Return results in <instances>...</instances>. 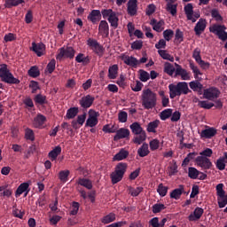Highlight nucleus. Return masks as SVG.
Returning <instances> with one entry per match:
<instances>
[{
	"mask_svg": "<svg viewBox=\"0 0 227 227\" xmlns=\"http://www.w3.org/2000/svg\"><path fill=\"white\" fill-rule=\"evenodd\" d=\"M169 97L170 98H175L176 97H180L181 95H187L191 92L189 90V85L186 82H179L177 84H169Z\"/></svg>",
	"mask_w": 227,
	"mask_h": 227,
	"instance_id": "1",
	"label": "nucleus"
},
{
	"mask_svg": "<svg viewBox=\"0 0 227 227\" xmlns=\"http://www.w3.org/2000/svg\"><path fill=\"white\" fill-rule=\"evenodd\" d=\"M190 68L192 70V73L194 74L196 81H192L189 83V86L192 91H198L200 95H201V91H203V84L200 82L201 81V78H200L199 75H202L201 71H200V68H198V66L194 65L193 61H190Z\"/></svg>",
	"mask_w": 227,
	"mask_h": 227,
	"instance_id": "2",
	"label": "nucleus"
},
{
	"mask_svg": "<svg viewBox=\"0 0 227 227\" xmlns=\"http://www.w3.org/2000/svg\"><path fill=\"white\" fill-rule=\"evenodd\" d=\"M142 106L145 109H153L157 106V94L150 89L143 90Z\"/></svg>",
	"mask_w": 227,
	"mask_h": 227,
	"instance_id": "3",
	"label": "nucleus"
},
{
	"mask_svg": "<svg viewBox=\"0 0 227 227\" xmlns=\"http://www.w3.org/2000/svg\"><path fill=\"white\" fill-rule=\"evenodd\" d=\"M129 129L135 136L133 137V143H135V145H141L144 141H146V131L143 129L139 122H133L129 125Z\"/></svg>",
	"mask_w": 227,
	"mask_h": 227,
	"instance_id": "4",
	"label": "nucleus"
},
{
	"mask_svg": "<svg viewBox=\"0 0 227 227\" xmlns=\"http://www.w3.org/2000/svg\"><path fill=\"white\" fill-rule=\"evenodd\" d=\"M103 19H107L111 27L113 29H118L120 19L118 18V13L113 9H102L101 10Z\"/></svg>",
	"mask_w": 227,
	"mask_h": 227,
	"instance_id": "5",
	"label": "nucleus"
},
{
	"mask_svg": "<svg viewBox=\"0 0 227 227\" xmlns=\"http://www.w3.org/2000/svg\"><path fill=\"white\" fill-rule=\"evenodd\" d=\"M0 78L3 82H6L7 84H20V80L13 76L10 70H8L6 64H4L0 68Z\"/></svg>",
	"mask_w": 227,
	"mask_h": 227,
	"instance_id": "6",
	"label": "nucleus"
},
{
	"mask_svg": "<svg viewBox=\"0 0 227 227\" xmlns=\"http://www.w3.org/2000/svg\"><path fill=\"white\" fill-rule=\"evenodd\" d=\"M75 57V50L72 46L61 47L58 51V54L56 56V59L61 61L63 58H67L68 59H74Z\"/></svg>",
	"mask_w": 227,
	"mask_h": 227,
	"instance_id": "7",
	"label": "nucleus"
},
{
	"mask_svg": "<svg viewBox=\"0 0 227 227\" xmlns=\"http://www.w3.org/2000/svg\"><path fill=\"white\" fill-rule=\"evenodd\" d=\"M209 31L210 33L216 35V36H218L219 40H222V42H226L227 32L224 25L214 24L209 27Z\"/></svg>",
	"mask_w": 227,
	"mask_h": 227,
	"instance_id": "8",
	"label": "nucleus"
},
{
	"mask_svg": "<svg viewBox=\"0 0 227 227\" xmlns=\"http://www.w3.org/2000/svg\"><path fill=\"white\" fill-rule=\"evenodd\" d=\"M87 45L90 47L91 51L97 54L99 58H102L104 56L105 49L104 46L98 43V41L93 39V38H89L87 40Z\"/></svg>",
	"mask_w": 227,
	"mask_h": 227,
	"instance_id": "9",
	"label": "nucleus"
},
{
	"mask_svg": "<svg viewBox=\"0 0 227 227\" xmlns=\"http://www.w3.org/2000/svg\"><path fill=\"white\" fill-rule=\"evenodd\" d=\"M98 116L100 114L93 109L89 110V118L86 121L85 127H97L98 125Z\"/></svg>",
	"mask_w": 227,
	"mask_h": 227,
	"instance_id": "10",
	"label": "nucleus"
},
{
	"mask_svg": "<svg viewBox=\"0 0 227 227\" xmlns=\"http://www.w3.org/2000/svg\"><path fill=\"white\" fill-rule=\"evenodd\" d=\"M195 164L199 168H201V169H205V170L210 169V168H212L213 166L210 159L204 156H198L195 159Z\"/></svg>",
	"mask_w": 227,
	"mask_h": 227,
	"instance_id": "11",
	"label": "nucleus"
},
{
	"mask_svg": "<svg viewBox=\"0 0 227 227\" xmlns=\"http://www.w3.org/2000/svg\"><path fill=\"white\" fill-rule=\"evenodd\" d=\"M219 95H221V91L215 87L205 89L203 92V97L204 98H207V100H215V98H219Z\"/></svg>",
	"mask_w": 227,
	"mask_h": 227,
	"instance_id": "12",
	"label": "nucleus"
},
{
	"mask_svg": "<svg viewBox=\"0 0 227 227\" xmlns=\"http://www.w3.org/2000/svg\"><path fill=\"white\" fill-rule=\"evenodd\" d=\"M94 102H95V98L88 94L87 96L82 97L79 100V105L81 106V107H82V109H90V107L93 106Z\"/></svg>",
	"mask_w": 227,
	"mask_h": 227,
	"instance_id": "13",
	"label": "nucleus"
},
{
	"mask_svg": "<svg viewBox=\"0 0 227 227\" xmlns=\"http://www.w3.org/2000/svg\"><path fill=\"white\" fill-rule=\"evenodd\" d=\"M205 214V209L203 207H197L192 213H191L188 216V220L191 223H195V221H200Z\"/></svg>",
	"mask_w": 227,
	"mask_h": 227,
	"instance_id": "14",
	"label": "nucleus"
},
{
	"mask_svg": "<svg viewBox=\"0 0 227 227\" xmlns=\"http://www.w3.org/2000/svg\"><path fill=\"white\" fill-rule=\"evenodd\" d=\"M30 50H32L33 52L36 53V56H38V58H42V56L45 54V44H43V43H36L33 42Z\"/></svg>",
	"mask_w": 227,
	"mask_h": 227,
	"instance_id": "15",
	"label": "nucleus"
},
{
	"mask_svg": "<svg viewBox=\"0 0 227 227\" xmlns=\"http://www.w3.org/2000/svg\"><path fill=\"white\" fill-rule=\"evenodd\" d=\"M87 19L90 22H92V24H97L102 20V12H100V10H92Z\"/></svg>",
	"mask_w": 227,
	"mask_h": 227,
	"instance_id": "16",
	"label": "nucleus"
},
{
	"mask_svg": "<svg viewBox=\"0 0 227 227\" xmlns=\"http://www.w3.org/2000/svg\"><path fill=\"white\" fill-rule=\"evenodd\" d=\"M115 136L114 137V141H120V139H125L130 136V130L129 129L121 128L116 129Z\"/></svg>",
	"mask_w": 227,
	"mask_h": 227,
	"instance_id": "17",
	"label": "nucleus"
},
{
	"mask_svg": "<svg viewBox=\"0 0 227 227\" xmlns=\"http://www.w3.org/2000/svg\"><path fill=\"white\" fill-rule=\"evenodd\" d=\"M164 20H160L158 21L155 19L151 20L150 25L153 27V31H156V33H162L164 31Z\"/></svg>",
	"mask_w": 227,
	"mask_h": 227,
	"instance_id": "18",
	"label": "nucleus"
},
{
	"mask_svg": "<svg viewBox=\"0 0 227 227\" xmlns=\"http://www.w3.org/2000/svg\"><path fill=\"white\" fill-rule=\"evenodd\" d=\"M207 28V20L203 19H200L194 27L195 35L200 36L203 31Z\"/></svg>",
	"mask_w": 227,
	"mask_h": 227,
	"instance_id": "19",
	"label": "nucleus"
},
{
	"mask_svg": "<svg viewBox=\"0 0 227 227\" xmlns=\"http://www.w3.org/2000/svg\"><path fill=\"white\" fill-rule=\"evenodd\" d=\"M176 75H180L181 79L183 81H190L191 76L189 75V73L187 70L182 68L180 65L176 64Z\"/></svg>",
	"mask_w": 227,
	"mask_h": 227,
	"instance_id": "20",
	"label": "nucleus"
},
{
	"mask_svg": "<svg viewBox=\"0 0 227 227\" xmlns=\"http://www.w3.org/2000/svg\"><path fill=\"white\" fill-rule=\"evenodd\" d=\"M128 13L131 17H134L137 13V0H129Z\"/></svg>",
	"mask_w": 227,
	"mask_h": 227,
	"instance_id": "21",
	"label": "nucleus"
},
{
	"mask_svg": "<svg viewBox=\"0 0 227 227\" xmlns=\"http://www.w3.org/2000/svg\"><path fill=\"white\" fill-rule=\"evenodd\" d=\"M217 134V129L215 128H207L203 129L200 133V137H205L206 139H211Z\"/></svg>",
	"mask_w": 227,
	"mask_h": 227,
	"instance_id": "22",
	"label": "nucleus"
},
{
	"mask_svg": "<svg viewBox=\"0 0 227 227\" xmlns=\"http://www.w3.org/2000/svg\"><path fill=\"white\" fill-rule=\"evenodd\" d=\"M76 184H78V185H81L82 187H85V189H88L89 191H91V189H93V183L88 178L80 177L76 181Z\"/></svg>",
	"mask_w": 227,
	"mask_h": 227,
	"instance_id": "23",
	"label": "nucleus"
},
{
	"mask_svg": "<svg viewBox=\"0 0 227 227\" xmlns=\"http://www.w3.org/2000/svg\"><path fill=\"white\" fill-rule=\"evenodd\" d=\"M23 192L25 193V196H27L29 192V183H22L20 184V186L16 190V198H19Z\"/></svg>",
	"mask_w": 227,
	"mask_h": 227,
	"instance_id": "24",
	"label": "nucleus"
},
{
	"mask_svg": "<svg viewBox=\"0 0 227 227\" xmlns=\"http://www.w3.org/2000/svg\"><path fill=\"white\" fill-rule=\"evenodd\" d=\"M45 121H47V118L39 114L35 118H34L33 125L35 129H40L43 127V123H45Z\"/></svg>",
	"mask_w": 227,
	"mask_h": 227,
	"instance_id": "25",
	"label": "nucleus"
},
{
	"mask_svg": "<svg viewBox=\"0 0 227 227\" xmlns=\"http://www.w3.org/2000/svg\"><path fill=\"white\" fill-rule=\"evenodd\" d=\"M184 12L188 20H192V22H196V19H192L194 15V7H192V4H187L184 6Z\"/></svg>",
	"mask_w": 227,
	"mask_h": 227,
	"instance_id": "26",
	"label": "nucleus"
},
{
	"mask_svg": "<svg viewBox=\"0 0 227 227\" xmlns=\"http://www.w3.org/2000/svg\"><path fill=\"white\" fill-rule=\"evenodd\" d=\"M98 31L107 38L109 36V23L101 20L98 26Z\"/></svg>",
	"mask_w": 227,
	"mask_h": 227,
	"instance_id": "27",
	"label": "nucleus"
},
{
	"mask_svg": "<svg viewBox=\"0 0 227 227\" xmlns=\"http://www.w3.org/2000/svg\"><path fill=\"white\" fill-rule=\"evenodd\" d=\"M184 185H179L178 188L173 190L171 192H170V198L172 200H180V198L182 197V194H184Z\"/></svg>",
	"mask_w": 227,
	"mask_h": 227,
	"instance_id": "28",
	"label": "nucleus"
},
{
	"mask_svg": "<svg viewBox=\"0 0 227 227\" xmlns=\"http://www.w3.org/2000/svg\"><path fill=\"white\" fill-rule=\"evenodd\" d=\"M125 65H128L129 67H132L133 68H137V66L139 65V60L132 56H127L124 59Z\"/></svg>",
	"mask_w": 227,
	"mask_h": 227,
	"instance_id": "29",
	"label": "nucleus"
},
{
	"mask_svg": "<svg viewBox=\"0 0 227 227\" xmlns=\"http://www.w3.org/2000/svg\"><path fill=\"white\" fill-rule=\"evenodd\" d=\"M159 125H160V121L155 120L148 123L147 125V132L155 134L157 132V129L159 128Z\"/></svg>",
	"mask_w": 227,
	"mask_h": 227,
	"instance_id": "30",
	"label": "nucleus"
},
{
	"mask_svg": "<svg viewBox=\"0 0 227 227\" xmlns=\"http://www.w3.org/2000/svg\"><path fill=\"white\" fill-rule=\"evenodd\" d=\"M123 176H124L123 174H120L116 170L112 172L110 175V178L112 180L113 185L118 184L119 182H121V180H123Z\"/></svg>",
	"mask_w": 227,
	"mask_h": 227,
	"instance_id": "31",
	"label": "nucleus"
},
{
	"mask_svg": "<svg viewBox=\"0 0 227 227\" xmlns=\"http://www.w3.org/2000/svg\"><path fill=\"white\" fill-rule=\"evenodd\" d=\"M75 61L76 63H82L85 67L86 65H90V59L89 56L85 57L84 53H79L75 57Z\"/></svg>",
	"mask_w": 227,
	"mask_h": 227,
	"instance_id": "32",
	"label": "nucleus"
},
{
	"mask_svg": "<svg viewBox=\"0 0 227 227\" xmlns=\"http://www.w3.org/2000/svg\"><path fill=\"white\" fill-rule=\"evenodd\" d=\"M150 154V149H148V144L144 143L137 150V155L139 157H146Z\"/></svg>",
	"mask_w": 227,
	"mask_h": 227,
	"instance_id": "33",
	"label": "nucleus"
},
{
	"mask_svg": "<svg viewBox=\"0 0 227 227\" xmlns=\"http://www.w3.org/2000/svg\"><path fill=\"white\" fill-rule=\"evenodd\" d=\"M77 114H79V107L74 106V107H71L67 111V120H74V118H75V116H77Z\"/></svg>",
	"mask_w": 227,
	"mask_h": 227,
	"instance_id": "34",
	"label": "nucleus"
},
{
	"mask_svg": "<svg viewBox=\"0 0 227 227\" xmlns=\"http://www.w3.org/2000/svg\"><path fill=\"white\" fill-rule=\"evenodd\" d=\"M129 157V151L125 149H121L119 153H117L114 156V160H123Z\"/></svg>",
	"mask_w": 227,
	"mask_h": 227,
	"instance_id": "35",
	"label": "nucleus"
},
{
	"mask_svg": "<svg viewBox=\"0 0 227 227\" xmlns=\"http://www.w3.org/2000/svg\"><path fill=\"white\" fill-rule=\"evenodd\" d=\"M24 0H5L4 8H13V6H19V4H24Z\"/></svg>",
	"mask_w": 227,
	"mask_h": 227,
	"instance_id": "36",
	"label": "nucleus"
},
{
	"mask_svg": "<svg viewBox=\"0 0 227 227\" xmlns=\"http://www.w3.org/2000/svg\"><path fill=\"white\" fill-rule=\"evenodd\" d=\"M172 114H173V109L167 108L163 110L161 113H160V118L162 121H166V120H169V118H171Z\"/></svg>",
	"mask_w": 227,
	"mask_h": 227,
	"instance_id": "37",
	"label": "nucleus"
},
{
	"mask_svg": "<svg viewBox=\"0 0 227 227\" xmlns=\"http://www.w3.org/2000/svg\"><path fill=\"white\" fill-rule=\"evenodd\" d=\"M188 176L192 180H198V176H200V170L194 167L188 168Z\"/></svg>",
	"mask_w": 227,
	"mask_h": 227,
	"instance_id": "38",
	"label": "nucleus"
},
{
	"mask_svg": "<svg viewBox=\"0 0 227 227\" xmlns=\"http://www.w3.org/2000/svg\"><path fill=\"white\" fill-rule=\"evenodd\" d=\"M114 221H116V215L114 213L105 215L101 220L103 224H109L110 223H114Z\"/></svg>",
	"mask_w": 227,
	"mask_h": 227,
	"instance_id": "39",
	"label": "nucleus"
},
{
	"mask_svg": "<svg viewBox=\"0 0 227 227\" xmlns=\"http://www.w3.org/2000/svg\"><path fill=\"white\" fill-rule=\"evenodd\" d=\"M158 54L162 58V59H167V61H171V63L175 61V58L168 53L166 50H159Z\"/></svg>",
	"mask_w": 227,
	"mask_h": 227,
	"instance_id": "40",
	"label": "nucleus"
},
{
	"mask_svg": "<svg viewBox=\"0 0 227 227\" xmlns=\"http://www.w3.org/2000/svg\"><path fill=\"white\" fill-rule=\"evenodd\" d=\"M108 77L110 79H116L118 77V65H113L109 67Z\"/></svg>",
	"mask_w": 227,
	"mask_h": 227,
	"instance_id": "41",
	"label": "nucleus"
},
{
	"mask_svg": "<svg viewBox=\"0 0 227 227\" xmlns=\"http://www.w3.org/2000/svg\"><path fill=\"white\" fill-rule=\"evenodd\" d=\"M144 188L141 186H138L137 188H134L132 186L129 187V194H130V196H133V198H136L137 196H139V194H141V192H143Z\"/></svg>",
	"mask_w": 227,
	"mask_h": 227,
	"instance_id": "42",
	"label": "nucleus"
},
{
	"mask_svg": "<svg viewBox=\"0 0 227 227\" xmlns=\"http://www.w3.org/2000/svg\"><path fill=\"white\" fill-rule=\"evenodd\" d=\"M61 153V146L57 145L52 151L49 153V157L51 160H56L58 159V155Z\"/></svg>",
	"mask_w": 227,
	"mask_h": 227,
	"instance_id": "43",
	"label": "nucleus"
},
{
	"mask_svg": "<svg viewBox=\"0 0 227 227\" xmlns=\"http://www.w3.org/2000/svg\"><path fill=\"white\" fill-rule=\"evenodd\" d=\"M34 102L39 106H43L44 104H47V97L42 94H37L34 98Z\"/></svg>",
	"mask_w": 227,
	"mask_h": 227,
	"instance_id": "44",
	"label": "nucleus"
},
{
	"mask_svg": "<svg viewBox=\"0 0 227 227\" xmlns=\"http://www.w3.org/2000/svg\"><path fill=\"white\" fill-rule=\"evenodd\" d=\"M127 168H128L127 163L120 162L116 165L115 171H117V173H120L121 175L124 176L125 173H127Z\"/></svg>",
	"mask_w": 227,
	"mask_h": 227,
	"instance_id": "45",
	"label": "nucleus"
},
{
	"mask_svg": "<svg viewBox=\"0 0 227 227\" xmlns=\"http://www.w3.org/2000/svg\"><path fill=\"white\" fill-rule=\"evenodd\" d=\"M118 129V128L114 125L111 124H106L105 126H103V132H105L106 134H114L116 133V130Z\"/></svg>",
	"mask_w": 227,
	"mask_h": 227,
	"instance_id": "46",
	"label": "nucleus"
},
{
	"mask_svg": "<svg viewBox=\"0 0 227 227\" xmlns=\"http://www.w3.org/2000/svg\"><path fill=\"white\" fill-rule=\"evenodd\" d=\"M164 72L168 74V75H173V74H175V67H173V64L169 62L165 63Z\"/></svg>",
	"mask_w": 227,
	"mask_h": 227,
	"instance_id": "47",
	"label": "nucleus"
},
{
	"mask_svg": "<svg viewBox=\"0 0 227 227\" xmlns=\"http://www.w3.org/2000/svg\"><path fill=\"white\" fill-rule=\"evenodd\" d=\"M69 176H70V170H61L59 173V178L60 182H67Z\"/></svg>",
	"mask_w": 227,
	"mask_h": 227,
	"instance_id": "48",
	"label": "nucleus"
},
{
	"mask_svg": "<svg viewBox=\"0 0 227 227\" xmlns=\"http://www.w3.org/2000/svg\"><path fill=\"white\" fill-rule=\"evenodd\" d=\"M215 166H216L217 169H219L220 171H223V169L226 168V161L224 160V158L220 157L216 160Z\"/></svg>",
	"mask_w": 227,
	"mask_h": 227,
	"instance_id": "49",
	"label": "nucleus"
},
{
	"mask_svg": "<svg viewBox=\"0 0 227 227\" xmlns=\"http://www.w3.org/2000/svg\"><path fill=\"white\" fill-rule=\"evenodd\" d=\"M162 210H166V206L164 204L156 203L153 206V214H159L162 212Z\"/></svg>",
	"mask_w": 227,
	"mask_h": 227,
	"instance_id": "50",
	"label": "nucleus"
},
{
	"mask_svg": "<svg viewBox=\"0 0 227 227\" xmlns=\"http://www.w3.org/2000/svg\"><path fill=\"white\" fill-rule=\"evenodd\" d=\"M28 75L29 77H39L40 75V69H38V67L34 66L32 67H30V69L28 70Z\"/></svg>",
	"mask_w": 227,
	"mask_h": 227,
	"instance_id": "51",
	"label": "nucleus"
},
{
	"mask_svg": "<svg viewBox=\"0 0 227 227\" xmlns=\"http://www.w3.org/2000/svg\"><path fill=\"white\" fill-rule=\"evenodd\" d=\"M25 138L27 141H35V131L29 128H27L25 130Z\"/></svg>",
	"mask_w": 227,
	"mask_h": 227,
	"instance_id": "52",
	"label": "nucleus"
},
{
	"mask_svg": "<svg viewBox=\"0 0 227 227\" xmlns=\"http://www.w3.org/2000/svg\"><path fill=\"white\" fill-rule=\"evenodd\" d=\"M216 195L218 198L223 197L224 194H226V192L224 191V184L220 183L216 185Z\"/></svg>",
	"mask_w": 227,
	"mask_h": 227,
	"instance_id": "53",
	"label": "nucleus"
},
{
	"mask_svg": "<svg viewBox=\"0 0 227 227\" xmlns=\"http://www.w3.org/2000/svg\"><path fill=\"white\" fill-rule=\"evenodd\" d=\"M167 12L175 17L176 15V4L175 3H167Z\"/></svg>",
	"mask_w": 227,
	"mask_h": 227,
	"instance_id": "54",
	"label": "nucleus"
},
{
	"mask_svg": "<svg viewBox=\"0 0 227 227\" xmlns=\"http://www.w3.org/2000/svg\"><path fill=\"white\" fill-rule=\"evenodd\" d=\"M173 36H175V32L172 29H166L163 31V38L166 42H169Z\"/></svg>",
	"mask_w": 227,
	"mask_h": 227,
	"instance_id": "55",
	"label": "nucleus"
},
{
	"mask_svg": "<svg viewBox=\"0 0 227 227\" xmlns=\"http://www.w3.org/2000/svg\"><path fill=\"white\" fill-rule=\"evenodd\" d=\"M211 17L216 20V22H223V16L219 13L217 9H213L211 11Z\"/></svg>",
	"mask_w": 227,
	"mask_h": 227,
	"instance_id": "56",
	"label": "nucleus"
},
{
	"mask_svg": "<svg viewBox=\"0 0 227 227\" xmlns=\"http://www.w3.org/2000/svg\"><path fill=\"white\" fill-rule=\"evenodd\" d=\"M227 206V194H223L222 197H218L219 208H224Z\"/></svg>",
	"mask_w": 227,
	"mask_h": 227,
	"instance_id": "57",
	"label": "nucleus"
},
{
	"mask_svg": "<svg viewBox=\"0 0 227 227\" xmlns=\"http://www.w3.org/2000/svg\"><path fill=\"white\" fill-rule=\"evenodd\" d=\"M157 192L161 196V198H164L166 194H168V186H164V184H160L157 189Z\"/></svg>",
	"mask_w": 227,
	"mask_h": 227,
	"instance_id": "58",
	"label": "nucleus"
},
{
	"mask_svg": "<svg viewBox=\"0 0 227 227\" xmlns=\"http://www.w3.org/2000/svg\"><path fill=\"white\" fill-rule=\"evenodd\" d=\"M139 72H140L139 79L140 81H142V82H146L147 81H150V74H148V72L143 69H140Z\"/></svg>",
	"mask_w": 227,
	"mask_h": 227,
	"instance_id": "59",
	"label": "nucleus"
},
{
	"mask_svg": "<svg viewBox=\"0 0 227 227\" xmlns=\"http://www.w3.org/2000/svg\"><path fill=\"white\" fill-rule=\"evenodd\" d=\"M175 41L177 42V43H182V42H184V32L179 28L176 30Z\"/></svg>",
	"mask_w": 227,
	"mask_h": 227,
	"instance_id": "60",
	"label": "nucleus"
},
{
	"mask_svg": "<svg viewBox=\"0 0 227 227\" xmlns=\"http://www.w3.org/2000/svg\"><path fill=\"white\" fill-rule=\"evenodd\" d=\"M46 70L48 74H52L56 70V59H52L47 65Z\"/></svg>",
	"mask_w": 227,
	"mask_h": 227,
	"instance_id": "61",
	"label": "nucleus"
},
{
	"mask_svg": "<svg viewBox=\"0 0 227 227\" xmlns=\"http://www.w3.org/2000/svg\"><path fill=\"white\" fill-rule=\"evenodd\" d=\"M160 145V142L159 141V139H153L149 143V146L152 152H155V150H159Z\"/></svg>",
	"mask_w": 227,
	"mask_h": 227,
	"instance_id": "62",
	"label": "nucleus"
},
{
	"mask_svg": "<svg viewBox=\"0 0 227 227\" xmlns=\"http://www.w3.org/2000/svg\"><path fill=\"white\" fill-rule=\"evenodd\" d=\"M215 106L214 103H209L208 101H199V107L202 109H212Z\"/></svg>",
	"mask_w": 227,
	"mask_h": 227,
	"instance_id": "63",
	"label": "nucleus"
},
{
	"mask_svg": "<svg viewBox=\"0 0 227 227\" xmlns=\"http://www.w3.org/2000/svg\"><path fill=\"white\" fill-rule=\"evenodd\" d=\"M79 202L74 201L70 210V215H77V213L79 212Z\"/></svg>",
	"mask_w": 227,
	"mask_h": 227,
	"instance_id": "64",
	"label": "nucleus"
}]
</instances>
